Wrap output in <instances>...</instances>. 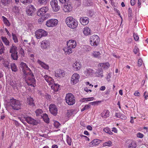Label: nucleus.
<instances>
[{
	"mask_svg": "<svg viewBox=\"0 0 148 148\" xmlns=\"http://www.w3.org/2000/svg\"><path fill=\"white\" fill-rule=\"evenodd\" d=\"M66 22L68 26L71 29L76 28L78 25L77 21L72 17H69L66 18Z\"/></svg>",
	"mask_w": 148,
	"mask_h": 148,
	"instance_id": "3",
	"label": "nucleus"
},
{
	"mask_svg": "<svg viewBox=\"0 0 148 148\" xmlns=\"http://www.w3.org/2000/svg\"><path fill=\"white\" fill-rule=\"evenodd\" d=\"M88 18L86 17H83L80 18V22L83 25H86L89 23Z\"/></svg>",
	"mask_w": 148,
	"mask_h": 148,
	"instance_id": "16",
	"label": "nucleus"
},
{
	"mask_svg": "<svg viewBox=\"0 0 148 148\" xmlns=\"http://www.w3.org/2000/svg\"><path fill=\"white\" fill-rule=\"evenodd\" d=\"M13 11L15 13H19L20 12V10L18 7L15 6L14 8L13 9Z\"/></svg>",
	"mask_w": 148,
	"mask_h": 148,
	"instance_id": "50",
	"label": "nucleus"
},
{
	"mask_svg": "<svg viewBox=\"0 0 148 148\" xmlns=\"http://www.w3.org/2000/svg\"><path fill=\"white\" fill-rule=\"evenodd\" d=\"M65 75V73L63 70H59L57 71V73H56V77H60V76L64 77Z\"/></svg>",
	"mask_w": 148,
	"mask_h": 148,
	"instance_id": "23",
	"label": "nucleus"
},
{
	"mask_svg": "<svg viewBox=\"0 0 148 148\" xmlns=\"http://www.w3.org/2000/svg\"><path fill=\"white\" fill-rule=\"evenodd\" d=\"M44 77L45 78V80L48 82L49 80H51V77H50L49 76L47 75H45L44 76Z\"/></svg>",
	"mask_w": 148,
	"mask_h": 148,
	"instance_id": "45",
	"label": "nucleus"
},
{
	"mask_svg": "<svg viewBox=\"0 0 148 148\" xmlns=\"http://www.w3.org/2000/svg\"><path fill=\"white\" fill-rule=\"evenodd\" d=\"M38 63L41 66L45 69L48 70L49 69V66L48 65H47L45 63L42 62L40 60H38L37 61Z\"/></svg>",
	"mask_w": 148,
	"mask_h": 148,
	"instance_id": "20",
	"label": "nucleus"
},
{
	"mask_svg": "<svg viewBox=\"0 0 148 148\" xmlns=\"http://www.w3.org/2000/svg\"><path fill=\"white\" fill-rule=\"evenodd\" d=\"M36 11V9L32 5H29L28 8L26 9V12L29 16H34L35 14V12Z\"/></svg>",
	"mask_w": 148,
	"mask_h": 148,
	"instance_id": "7",
	"label": "nucleus"
},
{
	"mask_svg": "<svg viewBox=\"0 0 148 148\" xmlns=\"http://www.w3.org/2000/svg\"><path fill=\"white\" fill-rule=\"evenodd\" d=\"M136 147V145L135 142L132 141L128 145L129 148H135Z\"/></svg>",
	"mask_w": 148,
	"mask_h": 148,
	"instance_id": "38",
	"label": "nucleus"
},
{
	"mask_svg": "<svg viewBox=\"0 0 148 148\" xmlns=\"http://www.w3.org/2000/svg\"><path fill=\"white\" fill-rule=\"evenodd\" d=\"M12 36L13 39L14 40V42L15 43L18 42V40L16 34L12 33Z\"/></svg>",
	"mask_w": 148,
	"mask_h": 148,
	"instance_id": "42",
	"label": "nucleus"
},
{
	"mask_svg": "<svg viewBox=\"0 0 148 148\" xmlns=\"http://www.w3.org/2000/svg\"><path fill=\"white\" fill-rule=\"evenodd\" d=\"M112 143V142L109 140L107 142H106L103 143V145L104 147L106 146H110L111 145Z\"/></svg>",
	"mask_w": 148,
	"mask_h": 148,
	"instance_id": "43",
	"label": "nucleus"
},
{
	"mask_svg": "<svg viewBox=\"0 0 148 148\" xmlns=\"http://www.w3.org/2000/svg\"><path fill=\"white\" fill-rule=\"evenodd\" d=\"M20 65L22 67L23 71V70H25V71L27 69H29V68L25 63L23 62H21L20 64Z\"/></svg>",
	"mask_w": 148,
	"mask_h": 148,
	"instance_id": "36",
	"label": "nucleus"
},
{
	"mask_svg": "<svg viewBox=\"0 0 148 148\" xmlns=\"http://www.w3.org/2000/svg\"><path fill=\"white\" fill-rule=\"evenodd\" d=\"M109 112L108 110H104L101 113V116L102 117L105 118L109 116Z\"/></svg>",
	"mask_w": 148,
	"mask_h": 148,
	"instance_id": "22",
	"label": "nucleus"
},
{
	"mask_svg": "<svg viewBox=\"0 0 148 148\" xmlns=\"http://www.w3.org/2000/svg\"><path fill=\"white\" fill-rule=\"evenodd\" d=\"M103 71L101 68L99 69L96 71V73L98 77L101 76V77H103Z\"/></svg>",
	"mask_w": 148,
	"mask_h": 148,
	"instance_id": "27",
	"label": "nucleus"
},
{
	"mask_svg": "<svg viewBox=\"0 0 148 148\" xmlns=\"http://www.w3.org/2000/svg\"><path fill=\"white\" fill-rule=\"evenodd\" d=\"M42 112V110L40 109H38L36 111V114L37 116L40 115Z\"/></svg>",
	"mask_w": 148,
	"mask_h": 148,
	"instance_id": "51",
	"label": "nucleus"
},
{
	"mask_svg": "<svg viewBox=\"0 0 148 148\" xmlns=\"http://www.w3.org/2000/svg\"><path fill=\"white\" fill-rule=\"evenodd\" d=\"M4 49L3 43L2 42L0 43V54H1L3 52Z\"/></svg>",
	"mask_w": 148,
	"mask_h": 148,
	"instance_id": "47",
	"label": "nucleus"
},
{
	"mask_svg": "<svg viewBox=\"0 0 148 148\" xmlns=\"http://www.w3.org/2000/svg\"><path fill=\"white\" fill-rule=\"evenodd\" d=\"M47 34V32L42 29L38 30L35 33V35L37 38L39 39L42 36H45Z\"/></svg>",
	"mask_w": 148,
	"mask_h": 148,
	"instance_id": "10",
	"label": "nucleus"
},
{
	"mask_svg": "<svg viewBox=\"0 0 148 148\" xmlns=\"http://www.w3.org/2000/svg\"><path fill=\"white\" fill-rule=\"evenodd\" d=\"M58 22V21L56 19H51L46 21V25L48 27H53L57 25Z\"/></svg>",
	"mask_w": 148,
	"mask_h": 148,
	"instance_id": "9",
	"label": "nucleus"
},
{
	"mask_svg": "<svg viewBox=\"0 0 148 148\" xmlns=\"http://www.w3.org/2000/svg\"><path fill=\"white\" fill-rule=\"evenodd\" d=\"M103 131L110 135H112L113 134L112 132L111 131L110 128L108 127H106L103 129Z\"/></svg>",
	"mask_w": 148,
	"mask_h": 148,
	"instance_id": "39",
	"label": "nucleus"
},
{
	"mask_svg": "<svg viewBox=\"0 0 148 148\" xmlns=\"http://www.w3.org/2000/svg\"><path fill=\"white\" fill-rule=\"evenodd\" d=\"M81 66V64L78 62H76L73 64V69L75 70H78L80 69Z\"/></svg>",
	"mask_w": 148,
	"mask_h": 148,
	"instance_id": "19",
	"label": "nucleus"
},
{
	"mask_svg": "<svg viewBox=\"0 0 148 148\" xmlns=\"http://www.w3.org/2000/svg\"><path fill=\"white\" fill-rule=\"evenodd\" d=\"M9 63L8 62H5L3 63V65L4 67H5L8 68L9 69L10 67L9 65Z\"/></svg>",
	"mask_w": 148,
	"mask_h": 148,
	"instance_id": "56",
	"label": "nucleus"
},
{
	"mask_svg": "<svg viewBox=\"0 0 148 148\" xmlns=\"http://www.w3.org/2000/svg\"><path fill=\"white\" fill-rule=\"evenodd\" d=\"M2 18L4 23L7 26H9L10 25V24L9 21L4 16H2Z\"/></svg>",
	"mask_w": 148,
	"mask_h": 148,
	"instance_id": "33",
	"label": "nucleus"
},
{
	"mask_svg": "<svg viewBox=\"0 0 148 148\" xmlns=\"http://www.w3.org/2000/svg\"><path fill=\"white\" fill-rule=\"evenodd\" d=\"M18 51L17 47L15 45H12V46L10 47L9 52L10 53H17Z\"/></svg>",
	"mask_w": 148,
	"mask_h": 148,
	"instance_id": "21",
	"label": "nucleus"
},
{
	"mask_svg": "<svg viewBox=\"0 0 148 148\" xmlns=\"http://www.w3.org/2000/svg\"><path fill=\"white\" fill-rule=\"evenodd\" d=\"M19 52L21 55V57H23L25 55L24 52V50L22 48H21L20 49Z\"/></svg>",
	"mask_w": 148,
	"mask_h": 148,
	"instance_id": "57",
	"label": "nucleus"
},
{
	"mask_svg": "<svg viewBox=\"0 0 148 148\" xmlns=\"http://www.w3.org/2000/svg\"><path fill=\"white\" fill-rule=\"evenodd\" d=\"M90 28L88 27H86L85 28H84L83 32L84 34L88 35L90 34Z\"/></svg>",
	"mask_w": 148,
	"mask_h": 148,
	"instance_id": "28",
	"label": "nucleus"
},
{
	"mask_svg": "<svg viewBox=\"0 0 148 148\" xmlns=\"http://www.w3.org/2000/svg\"><path fill=\"white\" fill-rule=\"evenodd\" d=\"M32 0H20L21 2L25 5H26L27 3H30L32 2Z\"/></svg>",
	"mask_w": 148,
	"mask_h": 148,
	"instance_id": "41",
	"label": "nucleus"
},
{
	"mask_svg": "<svg viewBox=\"0 0 148 148\" xmlns=\"http://www.w3.org/2000/svg\"><path fill=\"white\" fill-rule=\"evenodd\" d=\"M65 100L66 103L69 105H73L75 103V97L71 93L66 94Z\"/></svg>",
	"mask_w": 148,
	"mask_h": 148,
	"instance_id": "5",
	"label": "nucleus"
},
{
	"mask_svg": "<svg viewBox=\"0 0 148 148\" xmlns=\"http://www.w3.org/2000/svg\"><path fill=\"white\" fill-rule=\"evenodd\" d=\"M18 53H11V58L14 60H17L18 58L17 55Z\"/></svg>",
	"mask_w": 148,
	"mask_h": 148,
	"instance_id": "35",
	"label": "nucleus"
},
{
	"mask_svg": "<svg viewBox=\"0 0 148 148\" xmlns=\"http://www.w3.org/2000/svg\"><path fill=\"white\" fill-rule=\"evenodd\" d=\"M50 45L49 41L47 40H43L41 43V47L43 49H46L49 47Z\"/></svg>",
	"mask_w": 148,
	"mask_h": 148,
	"instance_id": "15",
	"label": "nucleus"
},
{
	"mask_svg": "<svg viewBox=\"0 0 148 148\" xmlns=\"http://www.w3.org/2000/svg\"><path fill=\"white\" fill-rule=\"evenodd\" d=\"M1 38L3 42L4 43L5 45H9L10 42L6 38L2 36L1 37Z\"/></svg>",
	"mask_w": 148,
	"mask_h": 148,
	"instance_id": "34",
	"label": "nucleus"
},
{
	"mask_svg": "<svg viewBox=\"0 0 148 148\" xmlns=\"http://www.w3.org/2000/svg\"><path fill=\"white\" fill-rule=\"evenodd\" d=\"M93 70L90 68L86 69L84 73L87 76L91 75L92 74Z\"/></svg>",
	"mask_w": 148,
	"mask_h": 148,
	"instance_id": "24",
	"label": "nucleus"
},
{
	"mask_svg": "<svg viewBox=\"0 0 148 148\" xmlns=\"http://www.w3.org/2000/svg\"><path fill=\"white\" fill-rule=\"evenodd\" d=\"M10 105L12 108L15 110H18L21 108V104L20 102L13 98L10 99Z\"/></svg>",
	"mask_w": 148,
	"mask_h": 148,
	"instance_id": "4",
	"label": "nucleus"
},
{
	"mask_svg": "<svg viewBox=\"0 0 148 148\" xmlns=\"http://www.w3.org/2000/svg\"><path fill=\"white\" fill-rule=\"evenodd\" d=\"M100 64V66L101 67V69H107L110 66L109 64L108 63H101Z\"/></svg>",
	"mask_w": 148,
	"mask_h": 148,
	"instance_id": "31",
	"label": "nucleus"
},
{
	"mask_svg": "<svg viewBox=\"0 0 148 148\" xmlns=\"http://www.w3.org/2000/svg\"><path fill=\"white\" fill-rule=\"evenodd\" d=\"M99 38L97 35L91 36L90 38V43L92 46H97L99 43Z\"/></svg>",
	"mask_w": 148,
	"mask_h": 148,
	"instance_id": "6",
	"label": "nucleus"
},
{
	"mask_svg": "<svg viewBox=\"0 0 148 148\" xmlns=\"http://www.w3.org/2000/svg\"><path fill=\"white\" fill-rule=\"evenodd\" d=\"M137 136L138 138H142L143 137V135L140 133H138L137 134Z\"/></svg>",
	"mask_w": 148,
	"mask_h": 148,
	"instance_id": "58",
	"label": "nucleus"
},
{
	"mask_svg": "<svg viewBox=\"0 0 148 148\" xmlns=\"http://www.w3.org/2000/svg\"><path fill=\"white\" fill-rule=\"evenodd\" d=\"M11 68L12 71L14 72H16L18 70L16 66L14 63H12L11 64Z\"/></svg>",
	"mask_w": 148,
	"mask_h": 148,
	"instance_id": "30",
	"label": "nucleus"
},
{
	"mask_svg": "<svg viewBox=\"0 0 148 148\" xmlns=\"http://www.w3.org/2000/svg\"><path fill=\"white\" fill-rule=\"evenodd\" d=\"M42 118L44 121L46 123H49V119L48 115L46 113L44 114L42 116Z\"/></svg>",
	"mask_w": 148,
	"mask_h": 148,
	"instance_id": "26",
	"label": "nucleus"
},
{
	"mask_svg": "<svg viewBox=\"0 0 148 148\" xmlns=\"http://www.w3.org/2000/svg\"><path fill=\"white\" fill-rule=\"evenodd\" d=\"M2 4L4 5H6L8 4H9L10 2V0H0Z\"/></svg>",
	"mask_w": 148,
	"mask_h": 148,
	"instance_id": "40",
	"label": "nucleus"
},
{
	"mask_svg": "<svg viewBox=\"0 0 148 148\" xmlns=\"http://www.w3.org/2000/svg\"><path fill=\"white\" fill-rule=\"evenodd\" d=\"M25 120L29 124H32L33 125H37L38 124V122L36 120L29 116H27L25 118Z\"/></svg>",
	"mask_w": 148,
	"mask_h": 148,
	"instance_id": "13",
	"label": "nucleus"
},
{
	"mask_svg": "<svg viewBox=\"0 0 148 148\" xmlns=\"http://www.w3.org/2000/svg\"><path fill=\"white\" fill-rule=\"evenodd\" d=\"M67 47L64 49L66 55H69L72 53L71 49L74 48L76 46V42L75 41L71 40H69L67 42Z\"/></svg>",
	"mask_w": 148,
	"mask_h": 148,
	"instance_id": "2",
	"label": "nucleus"
},
{
	"mask_svg": "<svg viewBox=\"0 0 148 148\" xmlns=\"http://www.w3.org/2000/svg\"><path fill=\"white\" fill-rule=\"evenodd\" d=\"M13 121H14V123L16 125V126H19L20 124L17 121L15 120H13Z\"/></svg>",
	"mask_w": 148,
	"mask_h": 148,
	"instance_id": "62",
	"label": "nucleus"
},
{
	"mask_svg": "<svg viewBox=\"0 0 148 148\" xmlns=\"http://www.w3.org/2000/svg\"><path fill=\"white\" fill-rule=\"evenodd\" d=\"M74 112V111L73 110H68L67 112L68 116H71L73 115Z\"/></svg>",
	"mask_w": 148,
	"mask_h": 148,
	"instance_id": "46",
	"label": "nucleus"
},
{
	"mask_svg": "<svg viewBox=\"0 0 148 148\" xmlns=\"http://www.w3.org/2000/svg\"><path fill=\"white\" fill-rule=\"evenodd\" d=\"M49 10L47 7H44L40 8L37 12V15L39 16H42L45 14Z\"/></svg>",
	"mask_w": 148,
	"mask_h": 148,
	"instance_id": "12",
	"label": "nucleus"
},
{
	"mask_svg": "<svg viewBox=\"0 0 148 148\" xmlns=\"http://www.w3.org/2000/svg\"><path fill=\"white\" fill-rule=\"evenodd\" d=\"M90 105H86L84 107L85 110H87L90 108Z\"/></svg>",
	"mask_w": 148,
	"mask_h": 148,
	"instance_id": "64",
	"label": "nucleus"
},
{
	"mask_svg": "<svg viewBox=\"0 0 148 148\" xmlns=\"http://www.w3.org/2000/svg\"><path fill=\"white\" fill-rule=\"evenodd\" d=\"M86 4L88 6H89L92 4V0H87L86 2Z\"/></svg>",
	"mask_w": 148,
	"mask_h": 148,
	"instance_id": "52",
	"label": "nucleus"
},
{
	"mask_svg": "<svg viewBox=\"0 0 148 148\" xmlns=\"http://www.w3.org/2000/svg\"><path fill=\"white\" fill-rule=\"evenodd\" d=\"M59 86L58 84H54L53 85L51 86V88L52 89L54 90V91H58V89L59 88Z\"/></svg>",
	"mask_w": 148,
	"mask_h": 148,
	"instance_id": "29",
	"label": "nucleus"
},
{
	"mask_svg": "<svg viewBox=\"0 0 148 148\" xmlns=\"http://www.w3.org/2000/svg\"><path fill=\"white\" fill-rule=\"evenodd\" d=\"M48 83L49 84V85H51L53 84L54 83L53 79L51 78V80H49Z\"/></svg>",
	"mask_w": 148,
	"mask_h": 148,
	"instance_id": "63",
	"label": "nucleus"
},
{
	"mask_svg": "<svg viewBox=\"0 0 148 148\" xmlns=\"http://www.w3.org/2000/svg\"><path fill=\"white\" fill-rule=\"evenodd\" d=\"M94 98L93 97H89L87 98H83L81 99L80 101L82 102H84L85 101H90L93 100Z\"/></svg>",
	"mask_w": 148,
	"mask_h": 148,
	"instance_id": "32",
	"label": "nucleus"
},
{
	"mask_svg": "<svg viewBox=\"0 0 148 148\" xmlns=\"http://www.w3.org/2000/svg\"><path fill=\"white\" fill-rule=\"evenodd\" d=\"M119 118L125 120L126 119V117L124 114H121Z\"/></svg>",
	"mask_w": 148,
	"mask_h": 148,
	"instance_id": "59",
	"label": "nucleus"
},
{
	"mask_svg": "<svg viewBox=\"0 0 148 148\" xmlns=\"http://www.w3.org/2000/svg\"><path fill=\"white\" fill-rule=\"evenodd\" d=\"M128 16L129 17H131L132 16V9L131 8H130L128 9Z\"/></svg>",
	"mask_w": 148,
	"mask_h": 148,
	"instance_id": "55",
	"label": "nucleus"
},
{
	"mask_svg": "<svg viewBox=\"0 0 148 148\" xmlns=\"http://www.w3.org/2000/svg\"><path fill=\"white\" fill-rule=\"evenodd\" d=\"M34 101L33 99L30 97H29L27 98V103L29 105L33 106L34 105Z\"/></svg>",
	"mask_w": 148,
	"mask_h": 148,
	"instance_id": "25",
	"label": "nucleus"
},
{
	"mask_svg": "<svg viewBox=\"0 0 148 148\" xmlns=\"http://www.w3.org/2000/svg\"><path fill=\"white\" fill-rule=\"evenodd\" d=\"M42 18L44 19V20H46L50 16V15L49 14H44L42 16Z\"/></svg>",
	"mask_w": 148,
	"mask_h": 148,
	"instance_id": "48",
	"label": "nucleus"
},
{
	"mask_svg": "<svg viewBox=\"0 0 148 148\" xmlns=\"http://www.w3.org/2000/svg\"><path fill=\"white\" fill-rule=\"evenodd\" d=\"M72 9V6L70 4H68L67 5H64L63 6V10L65 12H68L70 11Z\"/></svg>",
	"mask_w": 148,
	"mask_h": 148,
	"instance_id": "18",
	"label": "nucleus"
},
{
	"mask_svg": "<svg viewBox=\"0 0 148 148\" xmlns=\"http://www.w3.org/2000/svg\"><path fill=\"white\" fill-rule=\"evenodd\" d=\"M134 37L135 40L137 41L139 39V37L137 33H134Z\"/></svg>",
	"mask_w": 148,
	"mask_h": 148,
	"instance_id": "54",
	"label": "nucleus"
},
{
	"mask_svg": "<svg viewBox=\"0 0 148 148\" xmlns=\"http://www.w3.org/2000/svg\"><path fill=\"white\" fill-rule=\"evenodd\" d=\"M47 0H38V2L41 4H45L46 3V1Z\"/></svg>",
	"mask_w": 148,
	"mask_h": 148,
	"instance_id": "53",
	"label": "nucleus"
},
{
	"mask_svg": "<svg viewBox=\"0 0 148 148\" xmlns=\"http://www.w3.org/2000/svg\"><path fill=\"white\" fill-rule=\"evenodd\" d=\"M92 54L93 56L95 58H99L100 57L101 54L99 51H94Z\"/></svg>",
	"mask_w": 148,
	"mask_h": 148,
	"instance_id": "37",
	"label": "nucleus"
},
{
	"mask_svg": "<svg viewBox=\"0 0 148 148\" xmlns=\"http://www.w3.org/2000/svg\"><path fill=\"white\" fill-rule=\"evenodd\" d=\"M79 75L77 73H74L72 76L71 78V82L73 84H75L79 82Z\"/></svg>",
	"mask_w": 148,
	"mask_h": 148,
	"instance_id": "14",
	"label": "nucleus"
},
{
	"mask_svg": "<svg viewBox=\"0 0 148 148\" xmlns=\"http://www.w3.org/2000/svg\"><path fill=\"white\" fill-rule=\"evenodd\" d=\"M69 0H59L60 2L62 3H65L68 2Z\"/></svg>",
	"mask_w": 148,
	"mask_h": 148,
	"instance_id": "61",
	"label": "nucleus"
},
{
	"mask_svg": "<svg viewBox=\"0 0 148 148\" xmlns=\"http://www.w3.org/2000/svg\"><path fill=\"white\" fill-rule=\"evenodd\" d=\"M24 76H25L24 78L26 77L27 78V80L26 83L28 86H31L33 87L36 86V80L35 79L34 75L32 73L31 70L29 69L23 71Z\"/></svg>",
	"mask_w": 148,
	"mask_h": 148,
	"instance_id": "1",
	"label": "nucleus"
},
{
	"mask_svg": "<svg viewBox=\"0 0 148 148\" xmlns=\"http://www.w3.org/2000/svg\"><path fill=\"white\" fill-rule=\"evenodd\" d=\"M49 110L50 113L54 116H56L57 114L58 109L56 106L54 104H51L49 106Z\"/></svg>",
	"mask_w": 148,
	"mask_h": 148,
	"instance_id": "11",
	"label": "nucleus"
},
{
	"mask_svg": "<svg viewBox=\"0 0 148 148\" xmlns=\"http://www.w3.org/2000/svg\"><path fill=\"white\" fill-rule=\"evenodd\" d=\"M54 125L55 127L56 128H58L59 127L60 125V124L57 121H55L54 122Z\"/></svg>",
	"mask_w": 148,
	"mask_h": 148,
	"instance_id": "49",
	"label": "nucleus"
},
{
	"mask_svg": "<svg viewBox=\"0 0 148 148\" xmlns=\"http://www.w3.org/2000/svg\"><path fill=\"white\" fill-rule=\"evenodd\" d=\"M50 4L54 11L58 12L60 9V6L58 4L57 0H52L50 2Z\"/></svg>",
	"mask_w": 148,
	"mask_h": 148,
	"instance_id": "8",
	"label": "nucleus"
},
{
	"mask_svg": "<svg viewBox=\"0 0 148 148\" xmlns=\"http://www.w3.org/2000/svg\"><path fill=\"white\" fill-rule=\"evenodd\" d=\"M142 60L141 59H139L138 60V66H140L142 64Z\"/></svg>",
	"mask_w": 148,
	"mask_h": 148,
	"instance_id": "60",
	"label": "nucleus"
},
{
	"mask_svg": "<svg viewBox=\"0 0 148 148\" xmlns=\"http://www.w3.org/2000/svg\"><path fill=\"white\" fill-rule=\"evenodd\" d=\"M66 142L68 143V144L69 145H71V140L70 137L69 136H66Z\"/></svg>",
	"mask_w": 148,
	"mask_h": 148,
	"instance_id": "44",
	"label": "nucleus"
},
{
	"mask_svg": "<svg viewBox=\"0 0 148 148\" xmlns=\"http://www.w3.org/2000/svg\"><path fill=\"white\" fill-rule=\"evenodd\" d=\"M101 142V141L98 139H96L93 140L89 144V146L92 147L95 145H98Z\"/></svg>",
	"mask_w": 148,
	"mask_h": 148,
	"instance_id": "17",
	"label": "nucleus"
}]
</instances>
